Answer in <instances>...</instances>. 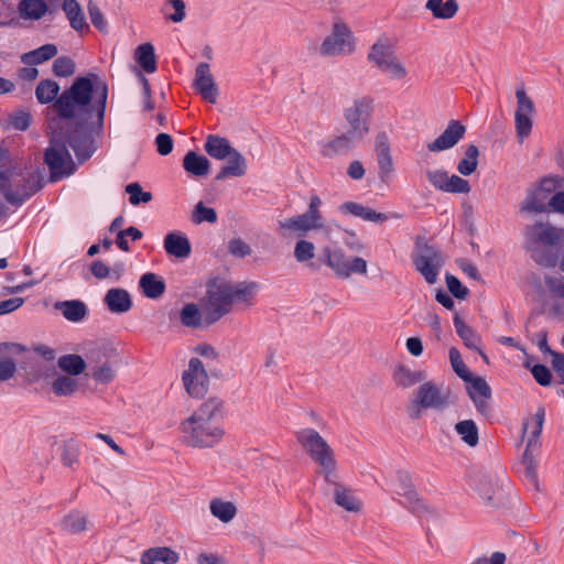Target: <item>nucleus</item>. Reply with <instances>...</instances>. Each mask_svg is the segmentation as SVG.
<instances>
[{
	"label": "nucleus",
	"mask_w": 564,
	"mask_h": 564,
	"mask_svg": "<svg viewBox=\"0 0 564 564\" xmlns=\"http://www.w3.org/2000/svg\"><path fill=\"white\" fill-rule=\"evenodd\" d=\"M107 95V85L90 74L76 78L55 102L64 119L58 134L68 140L79 160H87L94 151L91 132L102 126Z\"/></svg>",
	"instance_id": "nucleus-1"
},
{
	"label": "nucleus",
	"mask_w": 564,
	"mask_h": 564,
	"mask_svg": "<svg viewBox=\"0 0 564 564\" xmlns=\"http://www.w3.org/2000/svg\"><path fill=\"white\" fill-rule=\"evenodd\" d=\"M257 288L254 282L230 284L225 281H213L208 284L204 304V321L215 323L227 314L235 301L247 302L253 296Z\"/></svg>",
	"instance_id": "nucleus-2"
},
{
	"label": "nucleus",
	"mask_w": 564,
	"mask_h": 564,
	"mask_svg": "<svg viewBox=\"0 0 564 564\" xmlns=\"http://www.w3.org/2000/svg\"><path fill=\"white\" fill-rule=\"evenodd\" d=\"M217 413L218 404L208 401L183 423V432L193 446L208 447L223 436V430L217 424Z\"/></svg>",
	"instance_id": "nucleus-3"
},
{
	"label": "nucleus",
	"mask_w": 564,
	"mask_h": 564,
	"mask_svg": "<svg viewBox=\"0 0 564 564\" xmlns=\"http://www.w3.org/2000/svg\"><path fill=\"white\" fill-rule=\"evenodd\" d=\"M41 186V176L36 172L25 171L13 165L0 170V192L10 203L23 202L36 193Z\"/></svg>",
	"instance_id": "nucleus-4"
},
{
	"label": "nucleus",
	"mask_w": 564,
	"mask_h": 564,
	"mask_svg": "<svg viewBox=\"0 0 564 564\" xmlns=\"http://www.w3.org/2000/svg\"><path fill=\"white\" fill-rule=\"evenodd\" d=\"M370 109L371 100L366 98L356 100L354 105L346 110L345 115L350 123V129L329 142L328 147L334 151H343L348 149L356 139L361 138L368 131L366 122L361 120V117L367 116Z\"/></svg>",
	"instance_id": "nucleus-5"
},
{
	"label": "nucleus",
	"mask_w": 564,
	"mask_h": 564,
	"mask_svg": "<svg viewBox=\"0 0 564 564\" xmlns=\"http://www.w3.org/2000/svg\"><path fill=\"white\" fill-rule=\"evenodd\" d=\"M61 135L55 133L50 147L45 151V163L51 171V180L56 181L67 176L74 171V162L63 141L57 140Z\"/></svg>",
	"instance_id": "nucleus-6"
},
{
	"label": "nucleus",
	"mask_w": 564,
	"mask_h": 564,
	"mask_svg": "<svg viewBox=\"0 0 564 564\" xmlns=\"http://www.w3.org/2000/svg\"><path fill=\"white\" fill-rule=\"evenodd\" d=\"M449 391H443L432 382L423 383L413 402V416L419 417L422 409H440L447 404Z\"/></svg>",
	"instance_id": "nucleus-7"
},
{
	"label": "nucleus",
	"mask_w": 564,
	"mask_h": 564,
	"mask_svg": "<svg viewBox=\"0 0 564 564\" xmlns=\"http://www.w3.org/2000/svg\"><path fill=\"white\" fill-rule=\"evenodd\" d=\"M352 46L354 40L350 30L345 23L337 22L334 24L332 33L322 43L321 53L326 56H334L346 48L351 51Z\"/></svg>",
	"instance_id": "nucleus-8"
},
{
	"label": "nucleus",
	"mask_w": 564,
	"mask_h": 564,
	"mask_svg": "<svg viewBox=\"0 0 564 564\" xmlns=\"http://www.w3.org/2000/svg\"><path fill=\"white\" fill-rule=\"evenodd\" d=\"M304 447L311 457L318 463L329 474L335 466L333 452L326 441L314 431H311L304 442Z\"/></svg>",
	"instance_id": "nucleus-9"
},
{
	"label": "nucleus",
	"mask_w": 564,
	"mask_h": 564,
	"mask_svg": "<svg viewBox=\"0 0 564 564\" xmlns=\"http://www.w3.org/2000/svg\"><path fill=\"white\" fill-rule=\"evenodd\" d=\"M417 271L425 278L426 282L434 283L437 279L438 269L443 264L440 252L427 245L420 246L414 259Z\"/></svg>",
	"instance_id": "nucleus-10"
},
{
	"label": "nucleus",
	"mask_w": 564,
	"mask_h": 564,
	"mask_svg": "<svg viewBox=\"0 0 564 564\" xmlns=\"http://www.w3.org/2000/svg\"><path fill=\"white\" fill-rule=\"evenodd\" d=\"M327 264L340 276L348 278L352 273L365 274L367 272V262L359 257L347 259L341 251L332 252L324 250Z\"/></svg>",
	"instance_id": "nucleus-11"
},
{
	"label": "nucleus",
	"mask_w": 564,
	"mask_h": 564,
	"mask_svg": "<svg viewBox=\"0 0 564 564\" xmlns=\"http://www.w3.org/2000/svg\"><path fill=\"white\" fill-rule=\"evenodd\" d=\"M183 381L192 397L200 398L206 393L208 376L199 359H191L188 370L183 375Z\"/></svg>",
	"instance_id": "nucleus-12"
},
{
	"label": "nucleus",
	"mask_w": 564,
	"mask_h": 564,
	"mask_svg": "<svg viewBox=\"0 0 564 564\" xmlns=\"http://www.w3.org/2000/svg\"><path fill=\"white\" fill-rule=\"evenodd\" d=\"M518 100L516 111V128L520 139L529 135L532 129L531 116L534 110L533 101L527 96L524 89H518L516 93Z\"/></svg>",
	"instance_id": "nucleus-13"
},
{
	"label": "nucleus",
	"mask_w": 564,
	"mask_h": 564,
	"mask_svg": "<svg viewBox=\"0 0 564 564\" xmlns=\"http://www.w3.org/2000/svg\"><path fill=\"white\" fill-rule=\"evenodd\" d=\"M466 127L457 120H452L444 132L427 144L431 152H440L453 148L465 134Z\"/></svg>",
	"instance_id": "nucleus-14"
},
{
	"label": "nucleus",
	"mask_w": 564,
	"mask_h": 564,
	"mask_svg": "<svg viewBox=\"0 0 564 564\" xmlns=\"http://www.w3.org/2000/svg\"><path fill=\"white\" fill-rule=\"evenodd\" d=\"M556 188L555 180L553 178H544L540 183V186L533 191L527 198L525 204L522 207V210L532 212V213H543L546 212L545 200L547 195Z\"/></svg>",
	"instance_id": "nucleus-15"
},
{
	"label": "nucleus",
	"mask_w": 564,
	"mask_h": 564,
	"mask_svg": "<svg viewBox=\"0 0 564 564\" xmlns=\"http://www.w3.org/2000/svg\"><path fill=\"white\" fill-rule=\"evenodd\" d=\"M530 239L543 245L555 246L564 240V229H558L547 223H536L527 230Z\"/></svg>",
	"instance_id": "nucleus-16"
},
{
	"label": "nucleus",
	"mask_w": 564,
	"mask_h": 564,
	"mask_svg": "<svg viewBox=\"0 0 564 564\" xmlns=\"http://www.w3.org/2000/svg\"><path fill=\"white\" fill-rule=\"evenodd\" d=\"M194 86L204 99L214 104L217 97V87L215 85L210 68L207 63H200L196 68Z\"/></svg>",
	"instance_id": "nucleus-17"
},
{
	"label": "nucleus",
	"mask_w": 564,
	"mask_h": 564,
	"mask_svg": "<svg viewBox=\"0 0 564 564\" xmlns=\"http://www.w3.org/2000/svg\"><path fill=\"white\" fill-rule=\"evenodd\" d=\"M469 382L468 394L474 401L477 410L486 414L488 412V401L491 398V389L489 384L486 382L484 378L473 377L470 380H465Z\"/></svg>",
	"instance_id": "nucleus-18"
},
{
	"label": "nucleus",
	"mask_w": 564,
	"mask_h": 564,
	"mask_svg": "<svg viewBox=\"0 0 564 564\" xmlns=\"http://www.w3.org/2000/svg\"><path fill=\"white\" fill-rule=\"evenodd\" d=\"M281 228L304 235L310 230L322 228V221L310 216L307 213L299 215L294 218H289L280 224Z\"/></svg>",
	"instance_id": "nucleus-19"
},
{
	"label": "nucleus",
	"mask_w": 564,
	"mask_h": 564,
	"mask_svg": "<svg viewBox=\"0 0 564 564\" xmlns=\"http://www.w3.org/2000/svg\"><path fill=\"white\" fill-rule=\"evenodd\" d=\"M164 248L169 254L176 258H186L191 253L188 239L177 232L166 235L164 239Z\"/></svg>",
	"instance_id": "nucleus-20"
},
{
	"label": "nucleus",
	"mask_w": 564,
	"mask_h": 564,
	"mask_svg": "<svg viewBox=\"0 0 564 564\" xmlns=\"http://www.w3.org/2000/svg\"><path fill=\"white\" fill-rule=\"evenodd\" d=\"M105 303L113 313L127 312L132 304L129 293L123 289L109 290L105 296Z\"/></svg>",
	"instance_id": "nucleus-21"
},
{
	"label": "nucleus",
	"mask_w": 564,
	"mask_h": 564,
	"mask_svg": "<svg viewBox=\"0 0 564 564\" xmlns=\"http://www.w3.org/2000/svg\"><path fill=\"white\" fill-rule=\"evenodd\" d=\"M178 561V555L170 547H153L142 554V564H155L162 562L164 564H175Z\"/></svg>",
	"instance_id": "nucleus-22"
},
{
	"label": "nucleus",
	"mask_w": 564,
	"mask_h": 564,
	"mask_svg": "<svg viewBox=\"0 0 564 564\" xmlns=\"http://www.w3.org/2000/svg\"><path fill=\"white\" fill-rule=\"evenodd\" d=\"M205 151L217 160H226L236 149L231 148L229 142L220 137L209 135L205 144Z\"/></svg>",
	"instance_id": "nucleus-23"
},
{
	"label": "nucleus",
	"mask_w": 564,
	"mask_h": 564,
	"mask_svg": "<svg viewBox=\"0 0 564 564\" xmlns=\"http://www.w3.org/2000/svg\"><path fill=\"white\" fill-rule=\"evenodd\" d=\"M54 307L62 312L63 316L70 322L82 321L87 313L85 304L77 300L56 302Z\"/></svg>",
	"instance_id": "nucleus-24"
},
{
	"label": "nucleus",
	"mask_w": 564,
	"mask_h": 564,
	"mask_svg": "<svg viewBox=\"0 0 564 564\" xmlns=\"http://www.w3.org/2000/svg\"><path fill=\"white\" fill-rule=\"evenodd\" d=\"M184 169L192 175L204 176L209 171V162L205 156L189 151L183 160Z\"/></svg>",
	"instance_id": "nucleus-25"
},
{
	"label": "nucleus",
	"mask_w": 564,
	"mask_h": 564,
	"mask_svg": "<svg viewBox=\"0 0 564 564\" xmlns=\"http://www.w3.org/2000/svg\"><path fill=\"white\" fill-rule=\"evenodd\" d=\"M378 163L382 177L389 176L393 170L390 145L386 135H380L377 143Z\"/></svg>",
	"instance_id": "nucleus-26"
},
{
	"label": "nucleus",
	"mask_w": 564,
	"mask_h": 564,
	"mask_svg": "<svg viewBox=\"0 0 564 564\" xmlns=\"http://www.w3.org/2000/svg\"><path fill=\"white\" fill-rule=\"evenodd\" d=\"M181 321L188 327H200L212 324L204 321V304H202L200 310L195 304L185 305L181 312Z\"/></svg>",
	"instance_id": "nucleus-27"
},
{
	"label": "nucleus",
	"mask_w": 564,
	"mask_h": 564,
	"mask_svg": "<svg viewBox=\"0 0 564 564\" xmlns=\"http://www.w3.org/2000/svg\"><path fill=\"white\" fill-rule=\"evenodd\" d=\"M341 209L368 221H386L388 218L386 214L377 213L371 208L352 202L345 203Z\"/></svg>",
	"instance_id": "nucleus-28"
},
{
	"label": "nucleus",
	"mask_w": 564,
	"mask_h": 564,
	"mask_svg": "<svg viewBox=\"0 0 564 564\" xmlns=\"http://www.w3.org/2000/svg\"><path fill=\"white\" fill-rule=\"evenodd\" d=\"M454 325L456 327L457 334L464 340V344L466 345V347L477 350L482 358L487 359L486 355L477 346V341H478L477 335L469 326H467L464 323V321L457 314L454 317Z\"/></svg>",
	"instance_id": "nucleus-29"
},
{
	"label": "nucleus",
	"mask_w": 564,
	"mask_h": 564,
	"mask_svg": "<svg viewBox=\"0 0 564 564\" xmlns=\"http://www.w3.org/2000/svg\"><path fill=\"white\" fill-rule=\"evenodd\" d=\"M134 57L139 65L147 72L153 73L156 69L154 47L151 43H144L137 47Z\"/></svg>",
	"instance_id": "nucleus-30"
},
{
	"label": "nucleus",
	"mask_w": 564,
	"mask_h": 564,
	"mask_svg": "<svg viewBox=\"0 0 564 564\" xmlns=\"http://www.w3.org/2000/svg\"><path fill=\"white\" fill-rule=\"evenodd\" d=\"M57 54V47L54 44H45L32 52L22 55L21 59L25 65L41 64L51 59Z\"/></svg>",
	"instance_id": "nucleus-31"
},
{
	"label": "nucleus",
	"mask_w": 564,
	"mask_h": 564,
	"mask_svg": "<svg viewBox=\"0 0 564 564\" xmlns=\"http://www.w3.org/2000/svg\"><path fill=\"white\" fill-rule=\"evenodd\" d=\"M140 288L145 296L156 299L163 294L165 284L154 273H145L140 279Z\"/></svg>",
	"instance_id": "nucleus-32"
},
{
	"label": "nucleus",
	"mask_w": 564,
	"mask_h": 564,
	"mask_svg": "<svg viewBox=\"0 0 564 564\" xmlns=\"http://www.w3.org/2000/svg\"><path fill=\"white\" fill-rule=\"evenodd\" d=\"M57 365L62 371L69 376H78L86 369L85 360L79 355L75 354L59 357Z\"/></svg>",
	"instance_id": "nucleus-33"
},
{
	"label": "nucleus",
	"mask_w": 564,
	"mask_h": 564,
	"mask_svg": "<svg viewBox=\"0 0 564 564\" xmlns=\"http://www.w3.org/2000/svg\"><path fill=\"white\" fill-rule=\"evenodd\" d=\"M426 8L431 10L433 15L437 19L453 18L458 10V6L455 0H448L446 2H443V0H429Z\"/></svg>",
	"instance_id": "nucleus-34"
},
{
	"label": "nucleus",
	"mask_w": 564,
	"mask_h": 564,
	"mask_svg": "<svg viewBox=\"0 0 564 564\" xmlns=\"http://www.w3.org/2000/svg\"><path fill=\"white\" fill-rule=\"evenodd\" d=\"M227 165L221 169L217 175V180H223L226 176H241L245 173V159L236 150L228 158Z\"/></svg>",
	"instance_id": "nucleus-35"
},
{
	"label": "nucleus",
	"mask_w": 564,
	"mask_h": 564,
	"mask_svg": "<svg viewBox=\"0 0 564 564\" xmlns=\"http://www.w3.org/2000/svg\"><path fill=\"white\" fill-rule=\"evenodd\" d=\"M210 512L223 522H229L237 513L236 506L230 501L214 499L210 502Z\"/></svg>",
	"instance_id": "nucleus-36"
},
{
	"label": "nucleus",
	"mask_w": 564,
	"mask_h": 564,
	"mask_svg": "<svg viewBox=\"0 0 564 564\" xmlns=\"http://www.w3.org/2000/svg\"><path fill=\"white\" fill-rule=\"evenodd\" d=\"M63 10L65 11L72 28L79 31L86 26L85 18L80 6L76 0H64Z\"/></svg>",
	"instance_id": "nucleus-37"
},
{
	"label": "nucleus",
	"mask_w": 564,
	"mask_h": 564,
	"mask_svg": "<svg viewBox=\"0 0 564 564\" xmlns=\"http://www.w3.org/2000/svg\"><path fill=\"white\" fill-rule=\"evenodd\" d=\"M479 150L476 145L470 144L465 151V158L457 165V170L462 175H470L478 166Z\"/></svg>",
	"instance_id": "nucleus-38"
},
{
	"label": "nucleus",
	"mask_w": 564,
	"mask_h": 564,
	"mask_svg": "<svg viewBox=\"0 0 564 564\" xmlns=\"http://www.w3.org/2000/svg\"><path fill=\"white\" fill-rule=\"evenodd\" d=\"M59 91V86L51 79L41 80L35 89V95L41 104L53 101Z\"/></svg>",
	"instance_id": "nucleus-39"
},
{
	"label": "nucleus",
	"mask_w": 564,
	"mask_h": 564,
	"mask_svg": "<svg viewBox=\"0 0 564 564\" xmlns=\"http://www.w3.org/2000/svg\"><path fill=\"white\" fill-rule=\"evenodd\" d=\"M456 432L468 446H476L478 443V429L474 421L465 420L455 425Z\"/></svg>",
	"instance_id": "nucleus-40"
},
{
	"label": "nucleus",
	"mask_w": 564,
	"mask_h": 564,
	"mask_svg": "<svg viewBox=\"0 0 564 564\" xmlns=\"http://www.w3.org/2000/svg\"><path fill=\"white\" fill-rule=\"evenodd\" d=\"M335 501L338 506L349 512H358L360 510V503L351 495V492L341 487L337 486L335 490Z\"/></svg>",
	"instance_id": "nucleus-41"
},
{
	"label": "nucleus",
	"mask_w": 564,
	"mask_h": 564,
	"mask_svg": "<svg viewBox=\"0 0 564 564\" xmlns=\"http://www.w3.org/2000/svg\"><path fill=\"white\" fill-rule=\"evenodd\" d=\"M52 389L57 395H69L78 389V381L72 376H58L52 382Z\"/></svg>",
	"instance_id": "nucleus-42"
},
{
	"label": "nucleus",
	"mask_w": 564,
	"mask_h": 564,
	"mask_svg": "<svg viewBox=\"0 0 564 564\" xmlns=\"http://www.w3.org/2000/svg\"><path fill=\"white\" fill-rule=\"evenodd\" d=\"M21 14L30 19H40L46 11L44 0H23L20 3Z\"/></svg>",
	"instance_id": "nucleus-43"
},
{
	"label": "nucleus",
	"mask_w": 564,
	"mask_h": 564,
	"mask_svg": "<svg viewBox=\"0 0 564 564\" xmlns=\"http://www.w3.org/2000/svg\"><path fill=\"white\" fill-rule=\"evenodd\" d=\"M392 57L393 55L390 48L382 43L373 44L368 54V58L376 63V65L381 69L388 64V62Z\"/></svg>",
	"instance_id": "nucleus-44"
},
{
	"label": "nucleus",
	"mask_w": 564,
	"mask_h": 564,
	"mask_svg": "<svg viewBox=\"0 0 564 564\" xmlns=\"http://www.w3.org/2000/svg\"><path fill=\"white\" fill-rule=\"evenodd\" d=\"M53 72L58 77H68L75 72V63L69 57H58L53 64Z\"/></svg>",
	"instance_id": "nucleus-45"
},
{
	"label": "nucleus",
	"mask_w": 564,
	"mask_h": 564,
	"mask_svg": "<svg viewBox=\"0 0 564 564\" xmlns=\"http://www.w3.org/2000/svg\"><path fill=\"white\" fill-rule=\"evenodd\" d=\"M449 359L455 372L465 381L471 379V373L466 368L459 351L456 348H451Z\"/></svg>",
	"instance_id": "nucleus-46"
},
{
	"label": "nucleus",
	"mask_w": 564,
	"mask_h": 564,
	"mask_svg": "<svg viewBox=\"0 0 564 564\" xmlns=\"http://www.w3.org/2000/svg\"><path fill=\"white\" fill-rule=\"evenodd\" d=\"M193 220L196 224H200L203 221L213 224L217 220V214L213 208L206 207L202 202H199L193 212Z\"/></svg>",
	"instance_id": "nucleus-47"
},
{
	"label": "nucleus",
	"mask_w": 564,
	"mask_h": 564,
	"mask_svg": "<svg viewBox=\"0 0 564 564\" xmlns=\"http://www.w3.org/2000/svg\"><path fill=\"white\" fill-rule=\"evenodd\" d=\"M126 192L130 195V203L138 205L139 203H148L151 200V193L142 192L141 186L138 183H131L127 185Z\"/></svg>",
	"instance_id": "nucleus-48"
},
{
	"label": "nucleus",
	"mask_w": 564,
	"mask_h": 564,
	"mask_svg": "<svg viewBox=\"0 0 564 564\" xmlns=\"http://www.w3.org/2000/svg\"><path fill=\"white\" fill-rule=\"evenodd\" d=\"M404 498L408 501L410 508L413 511H427L429 507L423 499V497L420 495V492L415 489H409L404 492Z\"/></svg>",
	"instance_id": "nucleus-49"
},
{
	"label": "nucleus",
	"mask_w": 564,
	"mask_h": 564,
	"mask_svg": "<svg viewBox=\"0 0 564 564\" xmlns=\"http://www.w3.org/2000/svg\"><path fill=\"white\" fill-rule=\"evenodd\" d=\"M294 257L297 261L303 262L314 257V245L307 240H300L295 245Z\"/></svg>",
	"instance_id": "nucleus-50"
},
{
	"label": "nucleus",
	"mask_w": 564,
	"mask_h": 564,
	"mask_svg": "<svg viewBox=\"0 0 564 564\" xmlns=\"http://www.w3.org/2000/svg\"><path fill=\"white\" fill-rule=\"evenodd\" d=\"M470 189L469 183L457 175H452L447 178L445 192L448 193H468Z\"/></svg>",
	"instance_id": "nucleus-51"
},
{
	"label": "nucleus",
	"mask_w": 564,
	"mask_h": 564,
	"mask_svg": "<svg viewBox=\"0 0 564 564\" xmlns=\"http://www.w3.org/2000/svg\"><path fill=\"white\" fill-rule=\"evenodd\" d=\"M544 410L539 409L538 412L532 417V430H531V437L528 441V446H531L533 443L536 442L538 437L540 436L544 423Z\"/></svg>",
	"instance_id": "nucleus-52"
},
{
	"label": "nucleus",
	"mask_w": 564,
	"mask_h": 564,
	"mask_svg": "<svg viewBox=\"0 0 564 564\" xmlns=\"http://www.w3.org/2000/svg\"><path fill=\"white\" fill-rule=\"evenodd\" d=\"M32 116L26 111H17L10 117V123L18 130H25L31 123Z\"/></svg>",
	"instance_id": "nucleus-53"
},
{
	"label": "nucleus",
	"mask_w": 564,
	"mask_h": 564,
	"mask_svg": "<svg viewBox=\"0 0 564 564\" xmlns=\"http://www.w3.org/2000/svg\"><path fill=\"white\" fill-rule=\"evenodd\" d=\"M17 371L15 362L10 358L0 357V381L9 380Z\"/></svg>",
	"instance_id": "nucleus-54"
},
{
	"label": "nucleus",
	"mask_w": 564,
	"mask_h": 564,
	"mask_svg": "<svg viewBox=\"0 0 564 564\" xmlns=\"http://www.w3.org/2000/svg\"><path fill=\"white\" fill-rule=\"evenodd\" d=\"M446 284L449 292L457 299H464L467 294V289L462 285L459 280L453 275H446Z\"/></svg>",
	"instance_id": "nucleus-55"
},
{
	"label": "nucleus",
	"mask_w": 564,
	"mask_h": 564,
	"mask_svg": "<svg viewBox=\"0 0 564 564\" xmlns=\"http://www.w3.org/2000/svg\"><path fill=\"white\" fill-rule=\"evenodd\" d=\"M158 152L161 155H167L173 149V140L167 133H160L155 139Z\"/></svg>",
	"instance_id": "nucleus-56"
},
{
	"label": "nucleus",
	"mask_w": 564,
	"mask_h": 564,
	"mask_svg": "<svg viewBox=\"0 0 564 564\" xmlns=\"http://www.w3.org/2000/svg\"><path fill=\"white\" fill-rule=\"evenodd\" d=\"M88 12L90 15V20L93 24L99 30L105 31L106 30V21L104 19L102 13L98 9V7L93 3L91 1L88 3Z\"/></svg>",
	"instance_id": "nucleus-57"
},
{
	"label": "nucleus",
	"mask_w": 564,
	"mask_h": 564,
	"mask_svg": "<svg viewBox=\"0 0 564 564\" xmlns=\"http://www.w3.org/2000/svg\"><path fill=\"white\" fill-rule=\"evenodd\" d=\"M228 248L232 256L240 258L246 257L251 252L250 247L241 239H232L229 242Z\"/></svg>",
	"instance_id": "nucleus-58"
},
{
	"label": "nucleus",
	"mask_w": 564,
	"mask_h": 564,
	"mask_svg": "<svg viewBox=\"0 0 564 564\" xmlns=\"http://www.w3.org/2000/svg\"><path fill=\"white\" fill-rule=\"evenodd\" d=\"M532 375L534 379L542 386H547L551 383V372L550 370L543 366V365H535L532 368Z\"/></svg>",
	"instance_id": "nucleus-59"
},
{
	"label": "nucleus",
	"mask_w": 564,
	"mask_h": 564,
	"mask_svg": "<svg viewBox=\"0 0 564 564\" xmlns=\"http://www.w3.org/2000/svg\"><path fill=\"white\" fill-rule=\"evenodd\" d=\"M427 177L430 182L438 189L445 192V187L447 184L448 175L443 171H430L427 172Z\"/></svg>",
	"instance_id": "nucleus-60"
},
{
	"label": "nucleus",
	"mask_w": 564,
	"mask_h": 564,
	"mask_svg": "<svg viewBox=\"0 0 564 564\" xmlns=\"http://www.w3.org/2000/svg\"><path fill=\"white\" fill-rule=\"evenodd\" d=\"M93 377L100 383H109L113 378V372L109 365H104L94 370Z\"/></svg>",
	"instance_id": "nucleus-61"
},
{
	"label": "nucleus",
	"mask_w": 564,
	"mask_h": 564,
	"mask_svg": "<svg viewBox=\"0 0 564 564\" xmlns=\"http://www.w3.org/2000/svg\"><path fill=\"white\" fill-rule=\"evenodd\" d=\"M545 282L553 294L564 299V278L547 276Z\"/></svg>",
	"instance_id": "nucleus-62"
},
{
	"label": "nucleus",
	"mask_w": 564,
	"mask_h": 564,
	"mask_svg": "<svg viewBox=\"0 0 564 564\" xmlns=\"http://www.w3.org/2000/svg\"><path fill=\"white\" fill-rule=\"evenodd\" d=\"M546 352L552 356V366L554 370L564 380V355L553 351L551 348H546Z\"/></svg>",
	"instance_id": "nucleus-63"
},
{
	"label": "nucleus",
	"mask_w": 564,
	"mask_h": 564,
	"mask_svg": "<svg viewBox=\"0 0 564 564\" xmlns=\"http://www.w3.org/2000/svg\"><path fill=\"white\" fill-rule=\"evenodd\" d=\"M169 2L172 4V7L175 10V13L171 14L169 17V19L176 23L183 21L184 17H185L184 2L182 0H169Z\"/></svg>",
	"instance_id": "nucleus-64"
}]
</instances>
